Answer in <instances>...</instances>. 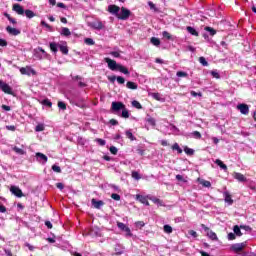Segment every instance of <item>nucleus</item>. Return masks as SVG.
Segmentation results:
<instances>
[{"label": "nucleus", "mask_w": 256, "mask_h": 256, "mask_svg": "<svg viewBox=\"0 0 256 256\" xmlns=\"http://www.w3.org/2000/svg\"><path fill=\"white\" fill-rule=\"evenodd\" d=\"M91 203L94 206V209H101L105 205V202H103V200H97L95 198L91 200Z\"/></svg>", "instance_id": "obj_13"}, {"label": "nucleus", "mask_w": 256, "mask_h": 256, "mask_svg": "<svg viewBox=\"0 0 256 256\" xmlns=\"http://www.w3.org/2000/svg\"><path fill=\"white\" fill-rule=\"evenodd\" d=\"M188 235H191V237H194V239H196V237H198L197 233L195 232V230H189L188 231Z\"/></svg>", "instance_id": "obj_58"}, {"label": "nucleus", "mask_w": 256, "mask_h": 256, "mask_svg": "<svg viewBox=\"0 0 256 256\" xmlns=\"http://www.w3.org/2000/svg\"><path fill=\"white\" fill-rule=\"evenodd\" d=\"M235 239H236L235 233L230 232V233L228 234V240H229V241H235Z\"/></svg>", "instance_id": "obj_51"}, {"label": "nucleus", "mask_w": 256, "mask_h": 256, "mask_svg": "<svg viewBox=\"0 0 256 256\" xmlns=\"http://www.w3.org/2000/svg\"><path fill=\"white\" fill-rule=\"evenodd\" d=\"M237 109H238V111H240V113L242 115H249V105H247V104H238Z\"/></svg>", "instance_id": "obj_10"}, {"label": "nucleus", "mask_w": 256, "mask_h": 256, "mask_svg": "<svg viewBox=\"0 0 256 256\" xmlns=\"http://www.w3.org/2000/svg\"><path fill=\"white\" fill-rule=\"evenodd\" d=\"M206 31H209L210 35H215L217 33V31H215V29L211 28V27H206L205 28Z\"/></svg>", "instance_id": "obj_54"}, {"label": "nucleus", "mask_w": 256, "mask_h": 256, "mask_svg": "<svg viewBox=\"0 0 256 256\" xmlns=\"http://www.w3.org/2000/svg\"><path fill=\"white\" fill-rule=\"evenodd\" d=\"M10 193H12V195H15V197H18V198L24 197L23 191H21L17 186H11Z\"/></svg>", "instance_id": "obj_8"}, {"label": "nucleus", "mask_w": 256, "mask_h": 256, "mask_svg": "<svg viewBox=\"0 0 256 256\" xmlns=\"http://www.w3.org/2000/svg\"><path fill=\"white\" fill-rule=\"evenodd\" d=\"M50 49L52 53H57L58 49H59V44L55 43V42H51L50 43Z\"/></svg>", "instance_id": "obj_25"}, {"label": "nucleus", "mask_w": 256, "mask_h": 256, "mask_svg": "<svg viewBox=\"0 0 256 256\" xmlns=\"http://www.w3.org/2000/svg\"><path fill=\"white\" fill-rule=\"evenodd\" d=\"M6 129H7L8 131H15V130L17 129V127H15V126H13V125H7V126H6Z\"/></svg>", "instance_id": "obj_61"}, {"label": "nucleus", "mask_w": 256, "mask_h": 256, "mask_svg": "<svg viewBox=\"0 0 256 256\" xmlns=\"http://www.w3.org/2000/svg\"><path fill=\"white\" fill-rule=\"evenodd\" d=\"M20 73L22 74V75H28V76H30V75H36V73L37 72H35V70L34 69H32L31 67H22V68H20Z\"/></svg>", "instance_id": "obj_11"}, {"label": "nucleus", "mask_w": 256, "mask_h": 256, "mask_svg": "<svg viewBox=\"0 0 256 256\" xmlns=\"http://www.w3.org/2000/svg\"><path fill=\"white\" fill-rule=\"evenodd\" d=\"M12 151H15L17 153V155H25V153H26L25 150H23L17 146H14L12 148Z\"/></svg>", "instance_id": "obj_31"}, {"label": "nucleus", "mask_w": 256, "mask_h": 256, "mask_svg": "<svg viewBox=\"0 0 256 256\" xmlns=\"http://www.w3.org/2000/svg\"><path fill=\"white\" fill-rule=\"evenodd\" d=\"M121 11V7L117 5H109L108 6V13H111V15H114L115 17H119V13Z\"/></svg>", "instance_id": "obj_5"}, {"label": "nucleus", "mask_w": 256, "mask_h": 256, "mask_svg": "<svg viewBox=\"0 0 256 256\" xmlns=\"http://www.w3.org/2000/svg\"><path fill=\"white\" fill-rule=\"evenodd\" d=\"M36 160L38 161V163H41L42 165H45V163H47L48 158L47 155L41 153V152H37L36 153Z\"/></svg>", "instance_id": "obj_9"}, {"label": "nucleus", "mask_w": 256, "mask_h": 256, "mask_svg": "<svg viewBox=\"0 0 256 256\" xmlns=\"http://www.w3.org/2000/svg\"><path fill=\"white\" fill-rule=\"evenodd\" d=\"M116 81L119 83V85H123L125 83V78L118 76L116 77Z\"/></svg>", "instance_id": "obj_48"}, {"label": "nucleus", "mask_w": 256, "mask_h": 256, "mask_svg": "<svg viewBox=\"0 0 256 256\" xmlns=\"http://www.w3.org/2000/svg\"><path fill=\"white\" fill-rule=\"evenodd\" d=\"M96 142L99 143L101 145V147H104V145H106V141L101 139V138H97L96 139Z\"/></svg>", "instance_id": "obj_55"}, {"label": "nucleus", "mask_w": 256, "mask_h": 256, "mask_svg": "<svg viewBox=\"0 0 256 256\" xmlns=\"http://www.w3.org/2000/svg\"><path fill=\"white\" fill-rule=\"evenodd\" d=\"M184 152L186 153V155H195V150L185 146L184 147Z\"/></svg>", "instance_id": "obj_38"}, {"label": "nucleus", "mask_w": 256, "mask_h": 256, "mask_svg": "<svg viewBox=\"0 0 256 256\" xmlns=\"http://www.w3.org/2000/svg\"><path fill=\"white\" fill-rule=\"evenodd\" d=\"M132 178L135 179L136 181H139V179H141V174H139V172L137 171H133Z\"/></svg>", "instance_id": "obj_42"}, {"label": "nucleus", "mask_w": 256, "mask_h": 256, "mask_svg": "<svg viewBox=\"0 0 256 256\" xmlns=\"http://www.w3.org/2000/svg\"><path fill=\"white\" fill-rule=\"evenodd\" d=\"M207 235L212 241H217V234L215 232L210 230L208 231Z\"/></svg>", "instance_id": "obj_32"}, {"label": "nucleus", "mask_w": 256, "mask_h": 256, "mask_svg": "<svg viewBox=\"0 0 256 256\" xmlns=\"http://www.w3.org/2000/svg\"><path fill=\"white\" fill-rule=\"evenodd\" d=\"M215 164L219 165L220 169H223V171H227V165H225L220 159H216Z\"/></svg>", "instance_id": "obj_23"}, {"label": "nucleus", "mask_w": 256, "mask_h": 256, "mask_svg": "<svg viewBox=\"0 0 256 256\" xmlns=\"http://www.w3.org/2000/svg\"><path fill=\"white\" fill-rule=\"evenodd\" d=\"M233 177H234V179L239 181V183H245L247 181V178L245 177V175H243L239 172H234Z\"/></svg>", "instance_id": "obj_16"}, {"label": "nucleus", "mask_w": 256, "mask_h": 256, "mask_svg": "<svg viewBox=\"0 0 256 256\" xmlns=\"http://www.w3.org/2000/svg\"><path fill=\"white\" fill-rule=\"evenodd\" d=\"M126 87L128 89H137V84L135 82L128 81Z\"/></svg>", "instance_id": "obj_39"}, {"label": "nucleus", "mask_w": 256, "mask_h": 256, "mask_svg": "<svg viewBox=\"0 0 256 256\" xmlns=\"http://www.w3.org/2000/svg\"><path fill=\"white\" fill-rule=\"evenodd\" d=\"M42 105H45L46 107H52L53 106V103L51 102V100L49 99H44L42 101Z\"/></svg>", "instance_id": "obj_44"}, {"label": "nucleus", "mask_w": 256, "mask_h": 256, "mask_svg": "<svg viewBox=\"0 0 256 256\" xmlns=\"http://www.w3.org/2000/svg\"><path fill=\"white\" fill-rule=\"evenodd\" d=\"M172 150H173V151H177V153H178L179 155H181V153H183V149H181V147L179 146L178 143H174V144H173Z\"/></svg>", "instance_id": "obj_29"}, {"label": "nucleus", "mask_w": 256, "mask_h": 256, "mask_svg": "<svg viewBox=\"0 0 256 256\" xmlns=\"http://www.w3.org/2000/svg\"><path fill=\"white\" fill-rule=\"evenodd\" d=\"M111 111L115 115H119L120 111H122L120 116L123 119H129V110H127V107L125 104H123V102H112Z\"/></svg>", "instance_id": "obj_1"}, {"label": "nucleus", "mask_w": 256, "mask_h": 256, "mask_svg": "<svg viewBox=\"0 0 256 256\" xmlns=\"http://www.w3.org/2000/svg\"><path fill=\"white\" fill-rule=\"evenodd\" d=\"M117 227L120 229V231H124L126 233V237H132L133 233H131V228H129L125 223L117 222Z\"/></svg>", "instance_id": "obj_3"}, {"label": "nucleus", "mask_w": 256, "mask_h": 256, "mask_svg": "<svg viewBox=\"0 0 256 256\" xmlns=\"http://www.w3.org/2000/svg\"><path fill=\"white\" fill-rule=\"evenodd\" d=\"M164 232L168 233V235L173 233V227H171L169 224L164 225Z\"/></svg>", "instance_id": "obj_36"}, {"label": "nucleus", "mask_w": 256, "mask_h": 256, "mask_svg": "<svg viewBox=\"0 0 256 256\" xmlns=\"http://www.w3.org/2000/svg\"><path fill=\"white\" fill-rule=\"evenodd\" d=\"M162 36H163L165 39H168L169 41L173 40V36H171L170 33L167 32V31H163V32H162Z\"/></svg>", "instance_id": "obj_41"}, {"label": "nucleus", "mask_w": 256, "mask_h": 256, "mask_svg": "<svg viewBox=\"0 0 256 256\" xmlns=\"http://www.w3.org/2000/svg\"><path fill=\"white\" fill-rule=\"evenodd\" d=\"M42 53L43 56H39V52ZM36 53H37V57H39L40 59H43V57H46L47 56V52L41 48V47H38L37 50H36Z\"/></svg>", "instance_id": "obj_30"}, {"label": "nucleus", "mask_w": 256, "mask_h": 256, "mask_svg": "<svg viewBox=\"0 0 256 256\" xmlns=\"http://www.w3.org/2000/svg\"><path fill=\"white\" fill-rule=\"evenodd\" d=\"M105 63H107L109 69H111V71H117V69L119 68L120 64H117V62L115 60H112L110 58H105L104 59Z\"/></svg>", "instance_id": "obj_4"}, {"label": "nucleus", "mask_w": 256, "mask_h": 256, "mask_svg": "<svg viewBox=\"0 0 256 256\" xmlns=\"http://www.w3.org/2000/svg\"><path fill=\"white\" fill-rule=\"evenodd\" d=\"M60 34H61L63 37H71V30H69V28H67V27H63V28L61 29Z\"/></svg>", "instance_id": "obj_20"}, {"label": "nucleus", "mask_w": 256, "mask_h": 256, "mask_svg": "<svg viewBox=\"0 0 256 256\" xmlns=\"http://www.w3.org/2000/svg\"><path fill=\"white\" fill-rule=\"evenodd\" d=\"M6 31H7V33H9V35H14L15 37L17 35H21V30H19L17 28H13L11 26H7Z\"/></svg>", "instance_id": "obj_14"}, {"label": "nucleus", "mask_w": 256, "mask_h": 256, "mask_svg": "<svg viewBox=\"0 0 256 256\" xmlns=\"http://www.w3.org/2000/svg\"><path fill=\"white\" fill-rule=\"evenodd\" d=\"M199 63H201V65H203V67H208L209 66V62H207V59H205V57H200L199 58Z\"/></svg>", "instance_id": "obj_40"}, {"label": "nucleus", "mask_w": 256, "mask_h": 256, "mask_svg": "<svg viewBox=\"0 0 256 256\" xmlns=\"http://www.w3.org/2000/svg\"><path fill=\"white\" fill-rule=\"evenodd\" d=\"M0 47H7V40L0 38Z\"/></svg>", "instance_id": "obj_59"}, {"label": "nucleus", "mask_w": 256, "mask_h": 256, "mask_svg": "<svg viewBox=\"0 0 256 256\" xmlns=\"http://www.w3.org/2000/svg\"><path fill=\"white\" fill-rule=\"evenodd\" d=\"M52 171H54L55 173H61V167H59L58 165H53Z\"/></svg>", "instance_id": "obj_49"}, {"label": "nucleus", "mask_w": 256, "mask_h": 256, "mask_svg": "<svg viewBox=\"0 0 256 256\" xmlns=\"http://www.w3.org/2000/svg\"><path fill=\"white\" fill-rule=\"evenodd\" d=\"M148 5H149L150 9L157 11V7L155 6V4L153 2H148Z\"/></svg>", "instance_id": "obj_62"}, {"label": "nucleus", "mask_w": 256, "mask_h": 256, "mask_svg": "<svg viewBox=\"0 0 256 256\" xmlns=\"http://www.w3.org/2000/svg\"><path fill=\"white\" fill-rule=\"evenodd\" d=\"M125 135L128 139H130V141H135V136H133V132H131V130H127Z\"/></svg>", "instance_id": "obj_35"}, {"label": "nucleus", "mask_w": 256, "mask_h": 256, "mask_svg": "<svg viewBox=\"0 0 256 256\" xmlns=\"http://www.w3.org/2000/svg\"><path fill=\"white\" fill-rule=\"evenodd\" d=\"M129 17H131V10L125 7H121L120 12L118 14V19H120L121 21H127Z\"/></svg>", "instance_id": "obj_2"}, {"label": "nucleus", "mask_w": 256, "mask_h": 256, "mask_svg": "<svg viewBox=\"0 0 256 256\" xmlns=\"http://www.w3.org/2000/svg\"><path fill=\"white\" fill-rule=\"evenodd\" d=\"M210 74L212 75V77H214L215 79H219L221 77V75H219V72H217V70H212L210 72Z\"/></svg>", "instance_id": "obj_46"}, {"label": "nucleus", "mask_w": 256, "mask_h": 256, "mask_svg": "<svg viewBox=\"0 0 256 256\" xmlns=\"http://www.w3.org/2000/svg\"><path fill=\"white\" fill-rule=\"evenodd\" d=\"M41 25L42 27H46V29H49V31H51L52 29L51 25L47 24V22L45 21H41Z\"/></svg>", "instance_id": "obj_57"}, {"label": "nucleus", "mask_w": 256, "mask_h": 256, "mask_svg": "<svg viewBox=\"0 0 256 256\" xmlns=\"http://www.w3.org/2000/svg\"><path fill=\"white\" fill-rule=\"evenodd\" d=\"M84 42L86 45H95V41L92 38H86Z\"/></svg>", "instance_id": "obj_47"}, {"label": "nucleus", "mask_w": 256, "mask_h": 256, "mask_svg": "<svg viewBox=\"0 0 256 256\" xmlns=\"http://www.w3.org/2000/svg\"><path fill=\"white\" fill-rule=\"evenodd\" d=\"M201 185H203V187H211V182L204 180L201 182Z\"/></svg>", "instance_id": "obj_60"}, {"label": "nucleus", "mask_w": 256, "mask_h": 256, "mask_svg": "<svg viewBox=\"0 0 256 256\" xmlns=\"http://www.w3.org/2000/svg\"><path fill=\"white\" fill-rule=\"evenodd\" d=\"M132 107H135V109H143V106L141 105V103L137 100H133L132 101Z\"/></svg>", "instance_id": "obj_37"}, {"label": "nucleus", "mask_w": 256, "mask_h": 256, "mask_svg": "<svg viewBox=\"0 0 256 256\" xmlns=\"http://www.w3.org/2000/svg\"><path fill=\"white\" fill-rule=\"evenodd\" d=\"M247 245V243L242 242V243H236L232 244L230 249L234 251V253H239L240 251H243V248Z\"/></svg>", "instance_id": "obj_7"}, {"label": "nucleus", "mask_w": 256, "mask_h": 256, "mask_svg": "<svg viewBox=\"0 0 256 256\" xmlns=\"http://www.w3.org/2000/svg\"><path fill=\"white\" fill-rule=\"evenodd\" d=\"M24 14L28 19H33V17H35V12H33V10H24Z\"/></svg>", "instance_id": "obj_26"}, {"label": "nucleus", "mask_w": 256, "mask_h": 256, "mask_svg": "<svg viewBox=\"0 0 256 256\" xmlns=\"http://www.w3.org/2000/svg\"><path fill=\"white\" fill-rule=\"evenodd\" d=\"M136 201H139L143 205H146V207H149V200H147V196L138 194V195H136Z\"/></svg>", "instance_id": "obj_17"}, {"label": "nucleus", "mask_w": 256, "mask_h": 256, "mask_svg": "<svg viewBox=\"0 0 256 256\" xmlns=\"http://www.w3.org/2000/svg\"><path fill=\"white\" fill-rule=\"evenodd\" d=\"M0 91H3V93H6L7 95H13V88L9 86V84L3 82L2 88Z\"/></svg>", "instance_id": "obj_12"}, {"label": "nucleus", "mask_w": 256, "mask_h": 256, "mask_svg": "<svg viewBox=\"0 0 256 256\" xmlns=\"http://www.w3.org/2000/svg\"><path fill=\"white\" fill-rule=\"evenodd\" d=\"M234 234L237 235V237H241L243 233L241 232V227L238 225H235L233 228Z\"/></svg>", "instance_id": "obj_27"}, {"label": "nucleus", "mask_w": 256, "mask_h": 256, "mask_svg": "<svg viewBox=\"0 0 256 256\" xmlns=\"http://www.w3.org/2000/svg\"><path fill=\"white\" fill-rule=\"evenodd\" d=\"M223 196L225 203H228V205H231L233 203V198H231V194L229 193V191H224Z\"/></svg>", "instance_id": "obj_18"}, {"label": "nucleus", "mask_w": 256, "mask_h": 256, "mask_svg": "<svg viewBox=\"0 0 256 256\" xmlns=\"http://www.w3.org/2000/svg\"><path fill=\"white\" fill-rule=\"evenodd\" d=\"M58 47L63 55H69V48L67 47V43H64V45L59 44Z\"/></svg>", "instance_id": "obj_19"}, {"label": "nucleus", "mask_w": 256, "mask_h": 256, "mask_svg": "<svg viewBox=\"0 0 256 256\" xmlns=\"http://www.w3.org/2000/svg\"><path fill=\"white\" fill-rule=\"evenodd\" d=\"M188 33H190V35H194L195 37H199V32H197V30H195V28L188 26L187 28Z\"/></svg>", "instance_id": "obj_22"}, {"label": "nucleus", "mask_w": 256, "mask_h": 256, "mask_svg": "<svg viewBox=\"0 0 256 256\" xmlns=\"http://www.w3.org/2000/svg\"><path fill=\"white\" fill-rule=\"evenodd\" d=\"M88 27H91V29H96L97 31H101V29H103L105 26L101 21H94L88 22Z\"/></svg>", "instance_id": "obj_6"}, {"label": "nucleus", "mask_w": 256, "mask_h": 256, "mask_svg": "<svg viewBox=\"0 0 256 256\" xmlns=\"http://www.w3.org/2000/svg\"><path fill=\"white\" fill-rule=\"evenodd\" d=\"M135 226L138 227L139 229L145 227V222L143 221H138L135 223Z\"/></svg>", "instance_id": "obj_52"}, {"label": "nucleus", "mask_w": 256, "mask_h": 256, "mask_svg": "<svg viewBox=\"0 0 256 256\" xmlns=\"http://www.w3.org/2000/svg\"><path fill=\"white\" fill-rule=\"evenodd\" d=\"M4 252L6 253L7 256H13V253L9 249L4 248Z\"/></svg>", "instance_id": "obj_64"}, {"label": "nucleus", "mask_w": 256, "mask_h": 256, "mask_svg": "<svg viewBox=\"0 0 256 256\" xmlns=\"http://www.w3.org/2000/svg\"><path fill=\"white\" fill-rule=\"evenodd\" d=\"M110 153H112V155H117V147L115 146H111L110 149H109Z\"/></svg>", "instance_id": "obj_53"}, {"label": "nucleus", "mask_w": 256, "mask_h": 256, "mask_svg": "<svg viewBox=\"0 0 256 256\" xmlns=\"http://www.w3.org/2000/svg\"><path fill=\"white\" fill-rule=\"evenodd\" d=\"M58 107H59V109H61L62 111H65V109H67V104H65V102H63V101H59V102H58Z\"/></svg>", "instance_id": "obj_43"}, {"label": "nucleus", "mask_w": 256, "mask_h": 256, "mask_svg": "<svg viewBox=\"0 0 256 256\" xmlns=\"http://www.w3.org/2000/svg\"><path fill=\"white\" fill-rule=\"evenodd\" d=\"M176 77H189V74L187 72H184V71H178L176 73Z\"/></svg>", "instance_id": "obj_45"}, {"label": "nucleus", "mask_w": 256, "mask_h": 256, "mask_svg": "<svg viewBox=\"0 0 256 256\" xmlns=\"http://www.w3.org/2000/svg\"><path fill=\"white\" fill-rule=\"evenodd\" d=\"M146 123H148L149 125H151L152 127H155L156 125V121H155V118L147 115L146 117Z\"/></svg>", "instance_id": "obj_24"}, {"label": "nucleus", "mask_w": 256, "mask_h": 256, "mask_svg": "<svg viewBox=\"0 0 256 256\" xmlns=\"http://www.w3.org/2000/svg\"><path fill=\"white\" fill-rule=\"evenodd\" d=\"M189 137H194V139H201V132L194 131L188 135Z\"/></svg>", "instance_id": "obj_33"}, {"label": "nucleus", "mask_w": 256, "mask_h": 256, "mask_svg": "<svg viewBox=\"0 0 256 256\" xmlns=\"http://www.w3.org/2000/svg\"><path fill=\"white\" fill-rule=\"evenodd\" d=\"M150 43H152V45L155 47H159V45H161V40H159V38L152 37Z\"/></svg>", "instance_id": "obj_28"}, {"label": "nucleus", "mask_w": 256, "mask_h": 256, "mask_svg": "<svg viewBox=\"0 0 256 256\" xmlns=\"http://www.w3.org/2000/svg\"><path fill=\"white\" fill-rule=\"evenodd\" d=\"M110 55H112V57H116V58L121 57V53H119V51H112V52H110Z\"/></svg>", "instance_id": "obj_56"}, {"label": "nucleus", "mask_w": 256, "mask_h": 256, "mask_svg": "<svg viewBox=\"0 0 256 256\" xmlns=\"http://www.w3.org/2000/svg\"><path fill=\"white\" fill-rule=\"evenodd\" d=\"M116 71H120V73H123L124 75H129V70L125 68V66L119 64Z\"/></svg>", "instance_id": "obj_21"}, {"label": "nucleus", "mask_w": 256, "mask_h": 256, "mask_svg": "<svg viewBox=\"0 0 256 256\" xmlns=\"http://www.w3.org/2000/svg\"><path fill=\"white\" fill-rule=\"evenodd\" d=\"M12 9L18 15H25V9H23V6H21L20 4H14Z\"/></svg>", "instance_id": "obj_15"}, {"label": "nucleus", "mask_w": 256, "mask_h": 256, "mask_svg": "<svg viewBox=\"0 0 256 256\" xmlns=\"http://www.w3.org/2000/svg\"><path fill=\"white\" fill-rule=\"evenodd\" d=\"M35 131H36L37 133H39V132H41V131H45V124H43V123L38 124V125L35 127Z\"/></svg>", "instance_id": "obj_34"}, {"label": "nucleus", "mask_w": 256, "mask_h": 256, "mask_svg": "<svg viewBox=\"0 0 256 256\" xmlns=\"http://www.w3.org/2000/svg\"><path fill=\"white\" fill-rule=\"evenodd\" d=\"M240 229H244V231H251V227L247 225H241Z\"/></svg>", "instance_id": "obj_63"}, {"label": "nucleus", "mask_w": 256, "mask_h": 256, "mask_svg": "<svg viewBox=\"0 0 256 256\" xmlns=\"http://www.w3.org/2000/svg\"><path fill=\"white\" fill-rule=\"evenodd\" d=\"M111 197L114 199V201H121V196L117 193H113Z\"/></svg>", "instance_id": "obj_50"}]
</instances>
